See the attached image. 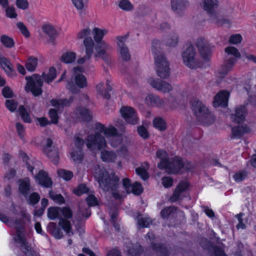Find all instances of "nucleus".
I'll return each instance as SVG.
<instances>
[{
  "instance_id": "obj_1",
  "label": "nucleus",
  "mask_w": 256,
  "mask_h": 256,
  "mask_svg": "<svg viewBox=\"0 0 256 256\" xmlns=\"http://www.w3.org/2000/svg\"><path fill=\"white\" fill-rule=\"evenodd\" d=\"M93 174L101 188L104 191L110 190L112 195L116 199L124 198L126 194L132 193L135 195H139L143 192V188L140 183L136 182L132 184L130 179L125 178L122 180V186L126 192H120L118 190V178L115 174H108L105 168L98 166L94 167Z\"/></svg>"
},
{
  "instance_id": "obj_2",
  "label": "nucleus",
  "mask_w": 256,
  "mask_h": 256,
  "mask_svg": "<svg viewBox=\"0 0 256 256\" xmlns=\"http://www.w3.org/2000/svg\"><path fill=\"white\" fill-rule=\"evenodd\" d=\"M96 130L97 132L94 134L88 135L86 140V146L91 150H101L106 147V140L102 134L105 136L113 148H117L122 146V138L114 126H106L104 124H98Z\"/></svg>"
},
{
  "instance_id": "obj_3",
  "label": "nucleus",
  "mask_w": 256,
  "mask_h": 256,
  "mask_svg": "<svg viewBox=\"0 0 256 256\" xmlns=\"http://www.w3.org/2000/svg\"><path fill=\"white\" fill-rule=\"evenodd\" d=\"M23 220H14L12 217L0 214V220L16 230L14 240L21 247L27 256H36V253L28 244L24 233V227L26 222H29L30 216L26 212L22 214Z\"/></svg>"
},
{
  "instance_id": "obj_4",
  "label": "nucleus",
  "mask_w": 256,
  "mask_h": 256,
  "mask_svg": "<svg viewBox=\"0 0 256 256\" xmlns=\"http://www.w3.org/2000/svg\"><path fill=\"white\" fill-rule=\"evenodd\" d=\"M156 157L161 160L158 164L160 169H166L170 174H174L180 171H187L194 168V165L187 160H183L179 158H175L169 162L168 155L166 150H158L156 153Z\"/></svg>"
},
{
  "instance_id": "obj_5",
  "label": "nucleus",
  "mask_w": 256,
  "mask_h": 256,
  "mask_svg": "<svg viewBox=\"0 0 256 256\" xmlns=\"http://www.w3.org/2000/svg\"><path fill=\"white\" fill-rule=\"evenodd\" d=\"M56 77V70L54 68H50L47 74H44L42 76L34 74L31 76H26L27 81L26 90L31 92L35 96L40 95L42 92L41 87L42 85L43 80L49 83L52 82Z\"/></svg>"
},
{
  "instance_id": "obj_6",
  "label": "nucleus",
  "mask_w": 256,
  "mask_h": 256,
  "mask_svg": "<svg viewBox=\"0 0 256 256\" xmlns=\"http://www.w3.org/2000/svg\"><path fill=\"white\" fill-rule=\"evenodd\" d=\"M191 108L198 122L204 125L208 126L214 122L213 115L207 107L200 100L194 98L190 102Z\"/></svg>"
},
{
  "instance_id": "obj_7",
  "label": "nucleus",
  "mask_w": 256,
  "mask_h": 256,
  "mask_svg": "<svg viewBox=\"0 0 256 256\" xmlns=\"http://www.w3.org/2000/svg\"><path fill=\"white\" fill-rule=\"evenodd\" d=\"M73 71L72 78L74 82H68L66 87L72 93L76 94L79 92L78 88H82L86 86L87 80L82 74L84 71V69L82 67H75L74 68Z\"/></svg>"
},
{
  "instance_id": "obj_8",
  "label": "nucleus",
  "mask_w": 256,
  "mask_h": 256,
  "mask_svg": "<svg viewBox=\"0 0 256 256\" xmlns=\"http://www.w3.org/2000/svg\"><path fill=\"white\" fill-rule=\"evenodd\" d=\"M156 70L157 75L162 79L168 78L170 75L169 63L163 54L154 56Z\"/></svg>"
},
{
  "instance_id": "obj_9",
  "label": "nucleus",
  "mask_w": 256,
  "mask_h": 256,
  "mask_svg": "<svg viewBox=\"0 0 256 256\" xmlns=\"http://www.w3.org/2000/svg\"><path fill=\"white\" fill-rule=\"evenodd\" d=\"M183 62L191 68H196L200 63L196 58V52L192 46H188L182 54Z\"/></svg>"
},
{
  "instance_id": "obj_10",
  "label": "nucleus",
  "mask_w": 256,
  "mask_h": 256,
  "mask_svg": "<svg viewBox=\"0 0 256 256\" xmlns=\"http://www.w3.org/2000/svg\"><path fill=\"white\" fill-rule=\"evenodd\" d=\"M196 46L200 54L204 60H209L212 55V46L208 41L203 38H198Z\"/></svg>"
},
{
  "instance_id": "obj_11",
  "label": "nucleus",
  "mask_w": 256,
  "mask_h": 256,
  "mask_svg": "<svg viewBox=\"0 0 256 256\" xmlns=\"http://www.w3.org/2000/svg\"><path fill=\"white\" fill-rule=\"evenodd\" d=\"M116 39L119 56L123 61H128L130 59L131 56L128 46L125 44L127 36H118Z\"/></svg>"
},
{
  "instance_id": "obj_12",
  "label": "nucleus",
  "mask_w": 256,
  "mask_h": 256,
  "mask_svg": "<svg viewBox=\"0 0 256 256\" xmlns=\"http://www.w3.org/2000/svg\"><path fill=\"white\" fill-rule=\"evenodd\" d=\"M92 30L89 28H86L82 30L77 34V38L78 39L84 40L83 44L88 53L94 48V43L92 37Z\"/></svg>"
},
{
  "instance_id": "obj_13",
  "label": "nucleus",
  "mask_w": 256,
  "mask_h": 256,
  "mask_svg": "<svg viewBox=\"0 0 256 256\" xmlns=\"http://www.w3.org/2000/svg\"><path fill=\"white\" fill-rule=\"evenodd\" d=\"M120 112L122 116L128 124H136L138 123V114L133 108L123 106L120 110Z\"/></svg>"
},
{
  "instance_id": "obj_14",
  "label": "nucleus",
  "mask_w": 256,
  "mask_h": 256,
  "mask_svg": "<svg viewBox=\"0 0 256 256\" xmlns=\"http://www.w3.org/2000/svg\"><path fill=\"white\" fill-rule=\"evenodd\" d=\"M148 82L154 89L164 93H168L172 90V87L170 84L156 78H148Z\"/></svg>"
},
{
  "instance_id": "obj_15",
  "label": "nucleus",
  "mask_w": 256,
  "mask_h": 256,
  "mask_svg": "<svg viewBox=\"0 0 256 256\" xmlns=\"http://www.w3.org/2000/svg\"><path fill=\"white\" fill-rule=\"evenodd\" d=\"M52 142L51 139L46 140V146H44V150L45 154L48 157L54 164L58 162L59 159V154L56 148L52 146Z\"/></svg>"
},
{
  "instance_id": "obj_16",
  "label": "nucleus",
  "mask_w": 256,
  "mask_h": 256,
  "mask_svg": "<svg viewBox=\"0 0 256 256\" xmlns=\"http://www.w3.org/2000/svg\"><path fill=\"white\" fill-rule=\"evenodd\" d=\"M88 206H85L84 203L80 204L78 214L80 216L88 218L90 212L89 210V206H94L98 204L96 198L93 194H90L86 199Z\"/></svg>"
},
{
  "instance_id": "obj_17",
  "label": "nucleus",
  "mask_w": 256,
  "mask_h": 256,
  "mask_svg": "<svg viewBox=\"0 0 256 256\" xmlns=\"http://www.w3.org/2000/svg\"><path fill=\"white\" fill-rule=\"evenodd\" d=\"M36 182L40 186L49 188L52 185V182L46 172L40 170L34 176Z\"/></svg>"
},
{
  "instance_id": "obj_18",
  "label": "nucleus",
  "mask_w": 256,
  "mask_h": 256,
  "mask_svg": "<svg viewBox=\"0 0 256 256\" xmlns=\"http://www.w3.org/2000/svg\"><path fill=\"white\" fill-rule=\"evenodd\" d=\"M84 144L83 140L80 138H77L74 141L76 150H72L70 152V156L74 161L80 162L82 160L83 155L82 152V146Z\"/></svg>"
},
{
  "instance_id": "obj_19",
  "label": "nucleus",
  "mask_w": 256,
  "mask_h": 256,
  "mask_svg": "<svg viewBox=\"0 0 256 256\" xmlns=\"http://www.w3.org/2000/svg\"><path fill=\"white\" fill-rule=\"evenodd\" d=\"M230 94L228 92L222 90L219 92L214 97L213 105L214 107L222 106L225 107L228 104Z\"/></svg>"
},
{
  "instance_id": "obj_20",
  "label": "nucleus",
  "mask_w": 256,
  "mask_h": 256,
  "mask_svg": "<svg viewBox=\"0 0 256 256\" xmlns=\"http://www.w3.org/2000/svg\"><path fill=\"white\" fill-rule=\"evenodd\" d=\"M112 49L110 46L105 42H100L97 43L95 50L96 53L95 54L96 57H100L103 58L108 52L110 51Z\"/></svg>"
},
{
  "instance_id": "obj_21",
  "label": "nucleus",
  "mask_w": 256,
  "mask_h": 256,
  "mask_svg": "<svg viewBox=\"0 0 256 256\" xmlns=\"http://www.w3.org/2000/svg\"><path fill=\"white\" fill-rule=\"evenodd\" d=\"M111 90L112 88L108 81H106V83L100 82L96 86L98 94L106 99L110 98L108 92Z\"/></svg>"
},
{
  "instance_id": "obj_22",
  "label": "nucleus",
  "mask_w": 256,
  "mask_h": 256,
  "mask_svg": "<svg viewBox=\"0 0 256 256\" xmlns=\"http://www.w3.org/2000/svg\"><path fill=\"white\" fill-rule=\"evenodd\" d=\"M246 110L244 106H240L236 110L235 114L231 116L232 120L234 122L240 123L244 120Z\"/></svg>"
},
{
  "instance_id": "obj_23",
  "label": "nucleus",
  "mask_w": 256,
  "mask_h": 256,
  "mask_svg": "<svg viewBox=\"0 0 256 256\" xmlns=\"http://www.w3.org/2000/svg\"><path fill=\"white\" fill-rule=\"evenodd\" d=\"M172 10L176 14H181L188 6L186 0H172Z\"/></svg>"
},
{
  "instance_id": "obj_24",
  "label": "nucleus",
  "mask_w": 256,
  "mask_h": 256,
  "mask_svg": "<svg viewBox=\"0 0 256 256\" xmlns=\"http://www.w3.org/2000/svg\"><path fill=\"white\" fill-rule=\"evenodd\" d=\"M188 186V184L186 182L180 183L170 198V200L172 202H174L179 200L181 194L187 190Z\"/></svg>"
},
{
  "instance_id": "obj_25",
  "label": "nucleus",
  "mask_w": 256,
  "mask_h": 256,
  "mask_svg": "<svg viewBox=\"0 0 256 256\" xmlns=\"http://www.w3.org/2000/svg\"><path fill=\"white\" fill-rule=\"evenodd\" d=\"M23 160L26 162L27 169L32 174H34V172H36L39 170L40 162L30 160L26 154H24Z\"/></svg>"
},
{
  "instance_id": "obj_26",
  "label": "nucleus",
  "mask_w": 256,
  "mask_h": 256,
  "mask_svg": "<svg viewBox=\"0 0 256 256\" xmlns=\"http://www.w3.org/2000/svg\"><path fill=\"white\" fill-rule=\"evenodd\" d=\"M250 129L246 125L238 126L234 127L232 130V134L234 138H240L245 134L250 132Z\"/></svg>"
},
{
  "instance_id": "obj_27",
  "label": "nucleus",
  "mask_w": 256,
  "mask_h": 256,
  "mask_svg": "<svg viewBox=\"0 0 256 256\" xmlns=\"http://www.w3.org/2000/svg\"><path fill=\"white\" fill-rule=\"evenodd\" d=\"M146 104L149 106H160L164 104V102L158 96L154 94H149L145 98Z\"/></svg>"
},
{
  "instance_id": "obj_28",
  "label": "nucleus",
  "mask_w": 256,
  "mask_h": 256,
  "mask_svg": "<svg viewBox=\"0 0 256 256\" xmlns=\"http://www.w3.org/2000/svg\"><path fill=\"white\" fill-rule=\"evenodd\" d=\"M116 154L112 151L102 150L100 154V158L103 162H114L116 159Z\"/></svg>"
},
{
  "instance_id": "obj_29",
  "label": "nucleus",
  "mask_w": 256,
  "mask_h": 256,
  "mask_svg": "<svg viewBox=\"0 0 256 256\" xmlns=\"http://www.w3.org/2000/svg\"><path fill=\"white\" fill-rule=\"evenodd\" d=\"M164 44L170 47H175L178 42V37L176 34L171 32L163 40Z\"/></svg>"
},
{
  "instance_id": "obj_30",
  "label": "nucleus",
  "mask_w": 256,
  "mask_h": 256,
  "mask_svg": "<svg viewBox=\"0 0 256 256\" xmlns=\"http://www.w3.org/2000/svg\"><path fill=\"white\" fill-rule=\"evenodd\" d=\"M58 224L67 235L68 236L73 235L74 233L70 221L65 218H60L59 220Z\"/></svg>"
},
{
  "instance_id": "obj_31",
  "label": "nucleus",
  "mask_w": 256,
  "mask_h": 256,
  "mask_svg": "<svg viewBox=\"0 0 256 256\" xmlns=\"http://www.w3.org/2000/svg\"><path fill=\"white\" fill-rule=\"evenodd\" d=\"M61 208L57 206H51L48 209L47 216L51 220L61 218Z\"/></svg>"
},
{
  "instance_id": "obj_32",
  "label": "nucleus",
  "mask_w": 256,
  "mask_h": 256,
  "mask_svg": "<svg viewBox=\"0 0 256 256\" xmlns=\"http://www.w3.org/2000/svg\"><path fill=\"white\" fill-rule=\"evenodd\" d=\"M73 100L72 98H70L68 99L64 100H50L51 104L58 108V110H60L64 106H68L70 104Z\"/></svg>"
},
{
  "instance_id": "obj_33",
  "label": "nucleus",
  "mask_w": 256,
  "mask_h": 256,
  "mask_svg": "<svg viewBox=\"0 0 256 256\" xmlns=\"http://www.w3.org/2000/svg\"><path fill=\"white\" fill-rule=\"evenodd\" d=\"M108 34V30L106 29H100L98 28H94L92 30V34L95 42L97 43L100 42H104L102 40L104 36Z\"/></svg>"
},
{
  "instance_id": "obj_34",
  "label": "nucleus",
  "mask_w": 256,
  "mask_h": 256,
  "mask_svg": "<svg viewBox=\"0 0 256 256\" xmlns=\"http://www.w3.org/2000/svg\"><path fill=\"white\" fill-rule=\"evenodd\" d=\"M30 189V180L28 178H26L19 180L18 190L20 193L24 195H26Z\"/></svg>"
},
{
  "instance_id": "obj_35",
  "label": "nucleus",
  "mask_w": 256,
  "mask_h": 256,
  "mask_svg": "<svg viewBox=\"0 0 256 256\" xmlns=\"http://www.w3.org/2000/svg\"><path fill=\"white\" fill-rule=\"evenodd\" d=\"M0 41L2 46L7 48H12L15 45L14 39L6 34H2L0 36Z\"/></svg>"
},
{
  "instance_id": "obj_36",
  "label": "nucleus",
  "mask_w": 256,
  "mask_h": 256,
  "mask_svg": "<svg viewBox=\"0 0 256 256\" xmlns=\"http://www.w3.org/2000/svg\"><path fill=\"white\" fill-rule=\"evenodd\" d=\"M42 30L50 38L56 37L58 34L54 26L50 24H44L42 26Z\"/></svg>"
},
{
  "instance_id": "obj_37",
  "label": "nucleus",
  "mask_w": 256,
  "mask_h": 256,
  "mask_svg": "<svg viewBox=\"0 0 256 256\" xmlns=\"http://www.w3.org/2000/svg\"><path fill=\"white\" fill-rule=\"evenodd\" d=\"M0 64L2 68L8 75L12 74V64L7 58L3 56L0 57Z\"/></svg>"
},
{
  "instance_id": "obj_38",
  "label": "nucleus",
  "mask_w": 256,
  "mask_h": 256,
  "mask_svg": "<svg viewBox=\"0 0 256 256\" xmlns=\"http://www.w3.org/2000/svg\"><path fill=\"white\" fill-rule=\"evenodd\" d=\"M48 230L56 238L60 239L63 236L62 232L54 222H50L49 224Z\"/></svg>"
},
{
  "instance_id": "obj_39",
  "label": "nucleus",
  "mask_w": 256,
  "mask_h": 256,
  "mask_svg": "<svg viewBox=\"0 0 256 256\" xmlns=\"http://www.w3.org/2000/svg\"><path fill=\"white\" fill-rule=\"evenodd\" d=\"M149 166L147 163H145L140 167L137 168L136 170V174L140 176V178L146 180L148 178V174L147 172Z\"/></svg>"
},
{
  "instance_id": "obj_40",
  "label": "nucleus",
  "mask_w": 256,
  "mask_h": 256,
  "mask_svg": "<svg viewBox=\"0 0 256 256\" xmlns=\"http://www.w3.org/2000/svg\"><path fill=\"white\" fill-rule=\"evenodd\" d=\"M152 221L150 218L142 214H138V224L141 228H147L151 224Z\"/></svg>"
},
{
  "instance_id": "obj_41",
  "label": "nucleus",
  "mask_w": 256,
  "mask_h": 256,
  "mask_svg": "<svg viewBox=\"0 0 256 256\" xmlns=\"http://www.w3.org/2000/svg\"><path fill=\"white\" fill-rule=\"evenodd\" d=\"M76 58V54L74 52H68L64 54L61 57V60L66 64L74 62Z\"/></svg>"
},
{
  "instance_id": "obj_42",
  "label": "nucleus",
  "mask_w": 256,
  "mask_h": 256,
  "mask_svg": "<svg viewBox=\"0 0 256 256\" xmlns=\"http://www.w3.org/2000/svg\"><path fill=\"white\" fill-rule=\"evenodd\" d=\"M217 0H204L203 2L204 8L208 12H210L217 7Z\"/></svg>"
},
{
  "instance_id": "obj_43",
  "label": "nucleus",
  "mask_w": 256,
  "mask_h": 256,
  "mask_svg": "<svg viewBox=\"0 0 256 256\" xmlns=\"http://www.w3.org/2000/svg\"><path fill=\"white\" fill-rule=\"evenodd\" d=\"M77 112L80 115V117L84 120L88 121L90 120L92 117V114L91 112L86 108H82L80 109L77 110Z\"/></svg>"
},
{
  "instance_id": "obj_44",
  "label": "nucleus",
  "mask_w": 256,
  "mask_h": 256,
  "mask_svg": "<svg viewBox=\"0 0 256 256\" xmlns=\"http://www.w3.org/2000/svg\"><path fill=\"white\" fill-rule=\"evenodd\" d=\"M37 64V59L34 57H30L28 59L25 66L28 71L33 72L36 70Z\"/></svg>"
},
{
  "instance_id": "obj_45",
  "label": "nucleus",
  "mask_w": 256,
  "mask_h": 256,
  "mask_svg": "<svg viewBox=\"0 0 256 256\" xmlns=\"http://www.w3.org/2000/svg\"><path fill=\"white\" fill-rule=\"evenodd\" d=\"M154 126L160 131L164 130L166 129V124L164 120L160 118H155L153 120Z\"/></svg>"
},
{
  "instance_id": "obj_46",
  "label": "nucleus",
  "mask_w": 256,
  "mask_h": 256,
  "mask_svg": "<svg viewBox=\"0 0 256 256\" xmlns=\"http://www.w3.org/2000/svg\"><path fill=\"white\" fill-rule=\"evenodd\" d=\"M57 174L59 177L63 178L65 180H69L73 177V173L68 170L64 169H60L57 171Z\"/></svg>"
},
{
  "instance_id": "obj_47",
  "label": "nucleus",
  "mask_w": 256,
  "mask_h": 256,
  "mask_svg": "<svg viewBox=\"0 0 256 256\" xmlns=\"http://www.w3.org/2000/svg\"><path fill=\"white\" fill-rule=\"evenodd\" d=\"M18 112L22 119L26 122L30 123L31 122V118L29 114L25 110L22 106H19Z\"/></svg>"
},
{
  "instance_id": "obj_48",
  "label": "nucleus",
  "mask_w": 256,
  "mask_h": 256,
  "mask_svg": "<svg viewBox=\"0 0 256 256\" xmlns=\"http://www.w3.org/2000/svg\"><path fill=\"white\" fill-rule=\"evenodd\" d=\"M161 42L159 40H154L152 44V51L154 55V57L156 56H159L160 53H158V50L160 48Z\"/></svg>"
},
{
  "instance_id": "obj_49",
  "label": "nucleus",
  "mask_w": 256,
  "mask_h": 256,
  "mask_svg": "<svg viewBox=\"0 0 256 256\" xmlns=\"http://www.w3.org/2000/svg\"><path fill=\"white\" fill-rule=\"evenodd\" d=\"M230 69V66H222L218 70L216 76L220 79L222 78L228 74Z\"/></svg>"
},
{
  "instance_id": "obj_50",
  "label": "nucleus",
  "mask_w": 256,
  "mask_h": 256,
  "mask_svg": "<svg viewBox=\"0 0 256 256\" xmlns=\"http://www.w3.org/2000/svg\"><path fill=\"white\" fill-rule=\"evenodd\" d=\"M119 7L122 10L129 11L133 8V5L128 0H121L118 4Z\"/></svg>"
},
{
  "instance_id": "obj_51",
  "label": "nucleus",
  "mask_w": 256,
  "mask_h": 256,
  "mask_svg": "<svg viewBox=\"0 0 256 256\" xmlns=\"http://www.w3.org/2000/svg\"><path fill=\"white\" fill-rule=\"evenodd\" d=\"M88 188L84 184H81L74 188L73 190L74 192L76 195L80 196L88 192Z\"/></svg>"
},
{
  "instance_id": "obj_52",
  "label": "nucleus",
  "mask_w": 256,
  "mask_h": 256,
  "mask_svg": "<svg viewBox=\"0 0 256 256\" xmlns=\"http://www.w3.org/2000/svg\"><path fill=\"white\" fill-rule=\"evenodd\" d=\"M50 197L56 202L58 204H63L64 202V197L58 194H54L52 190L49 192Z\"/></svg>"
},
{
  "instance_id": "obj_53",
  "label": "nucleus",
  "mask_w": 256,
  "mask_h": 256,
  "mask_svg": "<svg viewBox=\"0 0 256 256\" xmlns=\"http://www.w3.org/2000/svg\"><path fill=\"white\" fill-rule=\"evenodd\" d=\"M225 52L229 55H232L236 58L240 57V54L238 50L234 46H228L226 48Z\"/></svg>"
},
{
  "instance_id": "obj_54",
  "label": "nucleus",
  "mask_w": 256,
  "mask_h": 256,
  "mask_svg": "<svg viewBox=\"0 0 256 256\" xmlns=\"http://www.w3.org/2000/svg\"><path fill=\"white\" fill-rule=\"evenodd\" d=\"M87 2L88 0H72V4L80 12L84 9Z\"/></svg>"
},
{
  "instance_id": "obj_55",
  "label": "nucleus",
  "mask_w": 256,
  "mask_h": 256,
  "mask_svg": "<svg viewBox=\"0 0 256 256\" xmlns=\"http://www.w3.org/2000/svg\"><path fill=\"white\" fill-rule=\"evenodd\" d=\"M6 106L11 112H14L18 106V103L13 100H8L6 102Z\"/></svg>"
},
{
  "instance_id": "obj_56",
  "label": "nucleus",
  "mask_w": 256,
  "mask_h": 256,
  "mask_svg": "<svg viewBox=\"0 0 256 256\" xmlns=\"http://www.w3.org/2000/svg\"><path fill=\"white\" fill-rule=\"evenodd\" d=\"M17 26L22 32V34L26 38L30 36V32L26 26L22 22L17 23Z\"/></svg>"
},
{
  "instance_id": "obj_57",
  "label": "nucleus",
  "mask_w": 256,
  "mask_h": 256,
  "mask_svg": "<svg viewBox=\"0 0 256 256\" xmlns=\"http://www.w3.org/2000/svg\"><path fill=\"white\" fill-rule=\"evenodd\" d=\"M117 152L118 156L124 158H126L128 156V152L126 147L124 145H122L118 149Z\"/></svg>"
},
{
  "instance_id": "obj_58",
  "label": "nucleus",
  "mask_w": 256,
  "mask_h": 256,
  "mask_svg": "<svg viewBox=\"0 0 256 256\" xmlns=\"http://www.w3.org/2000/svg\"><path fill=\"white\" fill-rule=\"evenodd\" d=\"M247 176V174L244 171H240L236 172L233 178L236 182H240L244 180Z\"/></svg>"
},
{
  "instance_id": "obj_59",
  "label": "nucleus",
  "mask_w": 256,
  "mask_h": 256,
  "mask_svg": "<svg viewBox=\"0 0 256 256\" xmlns=\"http://www.w3.org/2000/svg\"><path fill=\"white\" fill-rule=\"evenodd\" d=\"M6 16L10 18H14L17 16V14L16 12V10L14 7L10 6L6 7Z\"/></svg>"
},
{
  "instance_id": "obj_60",
  "label": "nucleus",
  "mask_w": 256,
  "mask_h": 256,
  "mask_svg": "<svg viewBox=\"0 0 256 256\" xmlns=\"http://www.w3.org/2000/svg\"><path fill=\"white\" fill-rule=\"evenodd\" d=\"M49 116L51 120L50 123L56 124L58 122V116L56 110L52 108L49 110Z\"/></svg>"
},
{
  "instance_id": "obj_61",
  "label": "nucleus",
  "mask_w": 256,
  "mask_h": 256,
  "mask_svg": "<svg viewBox=\"0 0 256 256\" xmlns=\"http://www.w3.org/2000/svg\"><path fill=\"white\" fill-rule=\"evenodd\" d=\"M141 249V247L140 246L135 248L132 246V248L128 250V256H140Z\"/></svg>"
},
{
  "instance_id": "obj_62",
  "label": "nucleus",
  "mask_w": 256,
  "mask_h": 256,
  "mask_svg": "<svg viewBox=\"0 0 256 256\" xmlns=\"http://www.w3.org/2000/svg\"><path fill=\"white\" fill-rule=\"evenodd\" d=\"M40 199V196L38 194L33 192L29 196L28 202L30 204H35L39 202Z\"/></svg>"
},
{
  "instance_id": "obj_63",
  "label": "nucleus",
  "mask_w": 256,
  "mask_h": 256,
  "mask_svg": "<svg viewBox=\"0 0 256 256\" xmlns=\"http://www.w3.org/2000/svg\"><path fill=\"white\" fill-rule=\"evenodd\" d=\"M61 216H62L64 218H70L72 216V210L68 207H64L61 208Z\"/></svg>"
},
{
  "instance_id": "obj_64",
  "label": "nucleus",
  "mask_w": 256,
  "mask_h": 256,
  "mask_svg": "<svg viewBox=\"0 0 256 256\" xmlns=\"http://www.w3.org/2000/svg\"><path fill=\"white\" fill-rule=\"evenodd\" d=\"M242 37L239 34H236L230 36L229 42L230 44H236L242 42Z\"/></svg>"
}]
</instances>
